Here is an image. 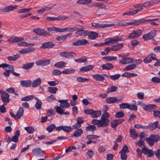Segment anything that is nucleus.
<instances>
[{"instance_id": "nucleus-1", "label": "nucleus", "mask_w": 160, "mask_h": 160, "mask_svg": "<svg viewBox=\"0 0 160 160\" xmlns=\"http://www.w3.org/2000/svg\"><path fill=\"white\" fill-rule=\"evenodd\" d=\"M160 137L158 135L151 134L146 139V141L148 144L151 146L154 145L155 142H157L159 141Z\"/></svg>"}, {"instance_id": "nucleus-2", "label": "nucleus", "mask_w": 160, "mask_h": 160, "mask_svg": "<svg viewBox=\"0 0 160 160\" xmlns=\"http://www.w3.org/2000/svg\"><path fill=\"white\" fill-rule=\"evenodd\" d=\"M142 31L141 30L138 29L133 30L132 32L130 33L128 38L133 39L140 36L142 33Z\"/></svg>"}, {"instance_id": "nucleus-3", "label": "nucleus", "mask_w": 160, "mask_h": 160, "mask_svg": "<svg viewBox=\"0 0 160 160\" xmlns=\"http://www.w3.org/2000/svg\"><path fill=\"white\" fill-rule=\"evenodd\" d=\"M107 39L108 40L105 42V45L110 43L112 44H114L118 41H121L122 38L118 36H116L113 38H108Z\"/></svg>"}, {"instance_id": "nucleus-4", "label": "nucleus", "mask_w": 160, "mask_h": 160, "mask_svg": "<svg viewBox=\"0 0 160 160\" xmlns=\"http://www.w3.org/2000/svg\"><path fill=\"white\" fill-rule=\"evenodd\" d=\"M156 33V31L153 30L149 33L144 35L142 36V38L145 40H148L152 39L155 36Z\"/></svg>"}, {"instance_id": "nucleus-5", "label": "nucleus", "mask_w": 160, "mask_h": 160, "mask_svg": "<svg viewBox=\"0 0 160 160\" xmlns=\"http://www.w3.org/2000/svg\"><path fill=\"white\" fill-rule=\"evenodd\" d=\"M33 32L36 33L37 35L41 36H50V34L47 31L43 29H35L33 31Z\"/></svg>"}, {"instance_id": "nucleus-6", "label": "nucleus", "mask_w": 160, "mask_h": 160, "mask_svg": "<svg viewBox=\"0 0 160 160\" xmlns=\"http://www.w3.org/2000/svg\"><path fill=\"white\" fill-rule=\"evenodd\" d=\"M88 43V41L83 38L78 39V40L74 42L72 45L75 46H79L84 45Z\"/></svg>"}, {"instance_id": "nucleus-7", "label": "nucleus", "mask_w": 160, "mask_h": 160, "mask_svg": "<svg viewBox=\"0 0 160 160\" xmlns=\"http://www.w3.org/2000/svg\"><path fill=\"white\" fill-rule=\"evenodd\" d=\"M5 68H8L10 69L9 70H10L11 72L14 75L18 76L20 75V74L16 73L14 72V68L12 65L6 63H2V68L4 69Z\"/></svg>"}, {"instance_id": "nucleus-8", "label": "nucleus", "mask_w": 160, "mask_h": 160, "mask_svg": "<svg viewBox=\"0 0 160 160\" xmlns=\"http://www.w3.org/2000/svg\"><path fill=\"white\" fill-rule=\"evenodd\" d=\"M23 40L24 38H23L15 36L9 38L7 40V41L9 43H14L23 41Z\"/></svg>"}, {"instance_id": "nucleus-9", "label": "nucleus", "mask_w": 160, "mask_h": 160, "mask_svg": "<svg viewBox=\"0 0 160 160\" xmlns=\"http://www.w3.org/2000/svg\"><path fill=\"white\" fill-rule=\"evenodd\" d=\"M60 55L63 57L69 58L74 57L76 56V54L73 52H61Z\"/></svg>"}, {"instance_id": "nucleus-10", "label": "nucleus", "mask_w": 160, "mask_h": 160, "mask_svg": "<svg viewBox=\"0 0 160 160\" xmlns=\"http://www.w3.org/2000/svg\"><path fill=\"white\" fill-rule=\"evenodd\" d=\"M17 7V6L15 5L14 6L10 5L8 6H6L4 8L0 9V11L2 12H7L10 11H13L16 9Z\"/></svg>"}, {"instance_id": "nucleus-11", "label": "nucleus", "mask_w": 160, "mask_h": 160, "mask_svg": "<svg viewBox=\"0 0 160 160\" xmlns=\"http://www.w3.org/2000/svg\"><path fill=\"white\" fill-rule=\"evenodd\" d=\"M124 120L123 119H118L113 120L111 122V125L112 128H114V130H116V127L119 124L123 122Z\"/></svg>"}, {"instance_id": "nucleus-12", "label": "nucleus", "mask_w": 160, "mask_h": 160, "mask_svg": "<svg viewBox=\"0 0 160 160\" xmlns=\"http://www.w3.org/2000/svg\"><path fill=\"white\" fill-rule=\"evenodd\" d=\"M84 28L83 27H82L81 28L77 27V30L76 31L77 32H75V34L80 36L87 35L88 34V32L86 30H84Z\"/></svg>"}, {"instance_id": "nucleus-13", "label": "nucleus", "mask_w": 160, "mask_h": 160, "mask_svg": "<svg viewBox=\"0 0 160 160\" xmlns=\"http://www.w3.org/2000/svg\"><path fill=\"white\" fill-rule=\"evenodd\" d=\"M50 61L48 59L40 60H38L36 62V64L38 66H46L50 63Z\"/></svg>"}, {"instance_id": "nucleus-14", "label": "nucleus", "mask_w": 160, "mask_h": 160, "mask_svg": "<svg viewBox=\"0 0 160 160\" xmlns=\"http://www.w3.org/2000/svg\"><path fill=\"white\" fill-rule=\"evenodd\" d=\"M152 60L157 61L158 59L156 58L155 55L150 54L144 59L143 62L145 63H148L151 62Z\"/></svg>"}, {"instance_id": "nucleus-15", "label": "nucleus", "mask_w": 160, "mask_h": 160, "mask_svg": "<svg viewBox=\"0 0 160 160\" xmlns=\"http://www.w3.org/2000/svg\"><path fill=\"white\" fill-rule=\"evenodd\" d=\"M92 27L97 28H104L106 27H110L112 26V24H99L98 23L95 22L92 23Z\"/></svg>"}, {"instance_id": "nucleus-16", "label": "nucleus", "mask_w": 160, "mask_h": 160, "mask_svg": "<svg viewBox=\"0 0 160 160\" xmlns=\"http://www.w3.org/2000/svg\"><path fill=\"white\" fill-rule=\"evenodd\" d=\"M68 100H59L58 101L60 104V106L63 108H67L69 107L70 104L68 102Z\"/></svg>"}, {"instance_id": "nucleus-17", "label": "nucleus", "mask_w": 160, "mask_h": 160, "mask_svg": "<svg viewBox=\"0 0 160 160\" xmlns=\"http://www.w3.org/2000/svg\"><path fill=\"white\" fill-rule=\"evenodd\" d=\"M68 18L66 17L65 16H59L58 17L55 18V17H48L46 19L48 20H52V21H54L55 20H65L67 18Z\"/></svg>"}, {"instance_id": "nucleus-18", "label": "nucleus", "mask_w": 160, "mask_h": 160, "mask_svg": "<svg viewBox=\"0 0 160 160\" xmlns=\"http://www.w3.org/2000/svg\"><path fill=\"white\" fill-rule=\"evenodd\" d=\"M35 50V48H25L22 49L19 51V52L21 54H26L34 51Z\"/></svg>"}, {"instance_id": "nucleus-19", "label": "nucleus", "mask_w": 160, "mask_h": 160, "mask_svg": "<svg viewBox=\"0 0 160 160\" xmlns=\"http://www.w3.org/2000/svg\"><path fill=\"white\" fill-rule=\"evenodd\" d=\"M55 44L51 42H48L43 43L42 46L40 47L42 48H51L54 46Z\"/></svg>"}, {"instance_id": "nucleus-20", "label": "nucleus", "mask_w": 160, "mask_h": 160, "mask_svg": "<svg viewBox=\"0 0 160 160\" xmlns=\"http://www.w3.org/2000/svg\"><path fill=\"white\" fill-rule=\"evenodd\" d=\"M157 106L154 104L147 105L143 108V109L145 111H150L152 110L156 109Z\"/></svg>"}, {"instance_id": "nucleus-21", "label": "nucleus", "mask_w": 160, "mask_h": 160, "mask_svg": "<svg viewBox=\"0 0 160 160\" xmlns=\"http://www.w3.org/2000/svg\"><path fill=\"white\" fill-rule=\"evenodd\" d=\"M100 124L99 125V127H104L108 126L109 122V121L108 119H102L100 120Z\"/></svg>"}, {"instance_id": "nucleus-22", "label": "nucleus", "mask_w": 160, "mask_h": 160, "mask_svg": "<svg viewBox=\"0 0 160 160\" xmlns=\"http://www.w3.org/2000/svg\"><path fill=\"white\" fill-rule=\"evenodd\" d=\"M123 46V43L113 45L111 48V50L113 51H117L120 50Z\"/></svg>"}, {"instance_id": "nucleus-23", "label": "nucleus", "mask_w": 160, "mask_h": 160, "mask_svg": "<svg viewBox=\"0 0 160 160\" xmlns=\"http://www.w3.org/2000/svg\"><path fill=\"white\" fill-rule=\"evenodd\" d=\"M32 84V82L30 80H22L20 81V84L24 87H28Z\"/></svg>"}, {"instance_id": "nucleus-24", "label": "nucleus", "mask_w": 160, "mask_h": 160, "mask_svg": "<svg viewBox=\"0 0 160 160\" xmlns=\"http://www.w3.org/2000/svg\"><path fill=\"white\" fill-rule=\"evenodd\" d=\"M88 37L91 39H94L98 37V34L97 32H88Z\"/></svg>"}, {"instance_id": "nucleus-25", "label": "nucleus", "mask_w": 160, "mask_h": 160, "mask_svg": "<svg viewBox=\"0 0 160 160\" xmlns=\"http://www.w3.org/2000/svg\"><path fill=\"white\" fill-rule=\"evenodd\" d=\"M94 68V66L92 65H88L82 67L80 69V71L83 72H87L92 70Z\"/></svg>"}, {"instance_id": "nucleus-26", "label": "nucleus", "mask_w": 160, "mask_h": 160, "mask_svg": "<svg viewBox=\"0 0 160 160\" xmlns=\"http://www.w3.org/2000/svg\"><path fill=\"white\" fill-rule=\"evenodd\" d=\"M83 133V131L82 129L78 128L75 131L73 136L76 138H78Z\"/></svg>"}, {"instance_id": "nucleus-27", "label": "nucleus", "mask_w": 160, "mask_h": 160, "mask_svg": "<svg viewBox=\"0 0 160 160\" xmlns=\"http://www.w3.org/2000/svg\"><path fill=\"white\" fill-rule=\"evenodd\" d=\"M20 135L19 131L18 130H17L15 133L14 135L12 137V142H17L18 140V137Z\"/></svg>"}, {"instance_id": "nucleus-28", "label": "nucleus", "mask_w": 160, "mask_h": 160, "mask_svg": "<svg viewBox=\"0 0 160 160\" xmlns=\"http://www.w3.org/2000/svg\"><path fill=\"white\" fill-rule=\"evenodd\" d=\"M92 77L94 79L98 81H102L104 79V78L103 76L99 74L93 75Z\"/></svg>"}, {"instance_id": "nucleus-29", "label": "nucleus", "mask_w": 160, "mask_h": 160, "mask_svg": "<svg viewBox=\"0 0 160 160\" xmlns=\"http://www.w3.org/2000/svg\"><path fill=\"white\" fill-rule=\"evenodd\" d=\"M142 23V18L141 19L137 20H134L130 22H129V25H133L134 26H137L139 25V24Z\"/></svg>"}, {"instance_id": "nucleus-30", "label": "nucleus", "mask_w": 160, "mask_h": 160, "mask_svg": "<svg viewBox=\"0 0 160 160\" xmlns=\"http://www.w3.org/2000/svg\"><path fill=\"white\" fill-rule=\"evenodd\" d=\"M158 123V121H156L154 122L153 123L150 124L148 127V128L151 130H153L157 128Z\"/></svg>"}, {"instance_id": "nucleus-31", "label": "nucleus", "mask_w": 160, "mask_h": 160, "mask_svg": "<svg viewBox=\"0 0 160 160\" xmlns=\"http://www.w3.org/2000/svg\"><path fill=\"white\" fill-rule=\"evenodd\" d=\"M66 65V63L62 61L56 63L54 66L55 67L58 68H61L64 67Z\"/></svg>"}, {"instance_id": "nucleus-32", "label": "nucleus", "mask_w": 160, "mask_h": 160, "mask_svg": "<svg viewBox=\"0 0 160 160\" xmlns=\"http://www.w3.org/2000/svg\"><path fill=\"white\" fill-rule=\"evenodd\" d=\"M53 7H50L45 6L43 7L41 9L38 10L37 12L39 13H43L46 11L49 10L52 8Z\"/></svg>"}, {"instance_id": "nucleus-33", "label": "nucleus", "mask_w": 160, "mask_h": 160, "mask_svg": "<svg viewBox=\"0 0 160 160\" xmlns=\"http://www.w3.org/2000/svg\"><path fill=\"white\" fill-rule=\"evenodd\" d=\"M41 82V79L40 78H38L34 80L32 82V87L35 88L39 86Z\"/></svg>"}, {"instance_id": "nucleus-34", "label": "nucleus", "mask_w": 160, "mask_h": 160, "mask_svg": "<svg viewBox=\"0 0 160 160\" xmlns=\"http://www.w3.org/2000/svg\"><path fill=\"white\" fill-rule=\"evenodd\" d=\"M118 101L117 98L114 97H111L107 98L106 101L107 103L111 104L116 102Z\"/></svg>"}, {"instance_id": "nucleus-35", "label": "nucleus", "mask_w": 160, "mask_h": 160, "mask_svg": "<svg viewBox=\"0 0 160 160\" xmlns=\"http://www.w3.org/2000/svg\"><path fill=\"white\" fill-rule=\"evenodd\" d=\"M72 35V33H71L67 34L65 35L62 36H58L57 37L56 39L58 41H63L64 40L67 38Z\"/></svg>"}, {"instance_id": "nucleus-36", "label": "nucleus", "mask_w": 160, "mask_h": 160, "mask_svg": "<svg viewBox=\"0 0 160 160\" xmlns=\"http://www.w3.org/2000/svg\"><path fill=\"white\" fill-rule=\"evenodd\" d=\"M102 67L103 69L106 70H110L113 68V65L111 63H106L103 64Z\"/></svg>"}, {"instance_id": "nucleus-37", "label": "nucleus", "mask_w": 160, "mask_h": 160, "mask_svg": "<svg viewBox=\"0 0 160 160\" xmlns=\"http://www.w3.org/2000/svg\"><path fill=\"white\" fill-rule=\"evenodd\" d=\"M35 99L37 101L35 105L36 108L38 109H40L42 105L41 101L37 97L35 98Z\"/></svg>"}, {"instance_id": "nucleus-38", "label": "nucleus", "mask_w": 160, "mask_h": 160, "mask_svg": "<svg viewBox=\"0 0 160 160\" xmlns=\"http://www.w3.org/2000/svg\"><path fill=\"white\" fill-rule=\"evenodd\" d=\"M130 132L131 136L133 139H135L138 137V134L136 132L135 129H130Z\"/></svg>"}, {"instance_id": "nucleus-39", "label": "nucleus", "mask_w": 160, "mask_h": 160, "mask_svg": "<svg viewBox=\"0 0 160 160\" xmlns=\"http://www.w3.org/2000/svg\"><path fill=\"white\" fill-rule=\"evenodd\" d=\"M101 114V111L93 110L91 117L92 118H96L100 116Z\"/></svg>"}, {"instance_id": "nucleus-40", "label": "nucleus", "mask_w": 160, "mask_h": 160, "mask_svg": "<svg viewBox=\"0 0 160 160\" xmlns=\"http://www.w3.org/2000/svg\"><path fill=\"white\" fill-rule=\"evenodd\" d=\"M34 64V62L28 63L24 64L22 66V68L25 69H28L32 67L33 66Z\"/></svg>"}, {"instance_id": "nucleus-41", "label": "nucleus", "mask_w": 160, "mask_h": 160, "mask_svg": "<svg viewBox=\"0 0 160 160\" xmlns=\"http://www.w3.org/2000/svg\"><path fill=\"white\" fill-rule=\"evenodd\" d=\"M62 107L60 106H56L54 107V108L56 109V112L60 115L63 114V112L65 109H63Z\"/></svg>"}, {"instance_id": "nucleus-42", "label": "nucleus", "mask_w": 160, "mask_h": 160, "mask_svg": "<svg viewBox=\"0 0 160 160\" xmlns=\"http://www.w3.org/2000/svg\"><path fill=\"white\" fill-rule=\"evenodd\" d=\"M75 71L74 69L70 68L62 71V73L64 74H70L74 73Z\"/></svg>"}, {"instance_id": "nucleus-43", "label": "nucleus", "mask_w": 160, "mask_h": 160, "mask_svg": "<svg viewBox=\"0 0 160 160\" xmlns=\"http://www.w3.org/2000/svg\"><path fill=\"white\" fill-rule=\"evenodd\" d=\"M136 67L135 64H132L126 67L123 69L124 71H128L135 68Z\"/></svg>"}, {"instance_id": "nucleus-44", "label": "nucleus", "mask_w": 160, "mask_h": 160, "mask_svg": "<svg viewBox=\"0 0 160 160\" xmlns=\"http://www.w3.org/2000/svg\"><path fill=\"white\" fill-rule=\"evenodd\" d=\"M118 88L115 86H112L108 88L106 92L109 93L111 92H114L117 90Z\"/></svg>"}, {"instance_id": "nucleus-45", "label": "nucleus", "mask_w": 160, "mask_h": 160, "mask_svg": "<svg viewBox=\"0 0 160 160\" xmlns=\"http://www.w3.org/2000/svg\"><path fill=\"white\" fill-rule=\"evenodd\" d=\"M48 90L50 93L55 94L58 90V88L55 87H49L48 88Z\"/></svg>"}, {"instance_id": "nucleus-46", "label": "nucleus", "mask_w": 160, "mask_h": 160, "mask_svg": "<svg viewBox=\"0 0 160 160\" xmlns=\"http://www.w3.org/2000/svg\"><path fill=\"white\" fill-rule=\"evenodd\" d=\"M20 57V54H18L14 55L13 56H9L8 58V59L10 61H14Z\"/></svg>"}, {"instance_id": "nucleus-47", "label": "nucleus", "mask_w": 160, "mask_h": 160, "mask_svg": "<svg viewBox=\"0 0 160 160\" xmlns=\"http://www.w3.org/2000/svg\"><path fill=\"white\" fill-rule=\"evenodd\" d=\"M23 112L24 110L23 108L22 107L20 108L19 110L16 114L17 117V118H18V119L20 118L22 116Z\"/></svg>"}, {"instance_id": "nucleus-48", "label": "nucleus", "mask_w": 160, "mask_h": 160, "mask_svg": "<svg viewBox=\"0 0 160 160\" xmlns=\"http://www.w3.org/2000/svg\"><path fill=\"white\" fill-rule=\"evenodd\" d=\"M34 98V97L33 95H30L22 98H21V100L22 101H29L30 100Z\"/></svg>"}, {"instance_id": "nucleus-49", "label": "nucleus", "mask_w": 160, "mask_h": 160, "mask_svg": "<svg viewBox=\"0 0 160 160\" xmlns=\"http://www.w3.org/2000/svg\"><path fill=\"white\" fill-rule=\"evenodd\" d=\"M96 129V127L94 125H89L86 128V130L88 131H93Z\"/></svg>"}, {"instance_id": "nucleus-50", "label": "nucleus", "mask_w": 160, "mask_h": 160, "mask_svg": "<svg viewBox=\"0 0 160 160\" xmlns=\"http://www.w3.org/2000/svg\"><path fill=\"white\" fill-rule=\"evenodd\" d=\"M90 79L88 78H84L82 77H79L77 78V81L78 82H88L90 81Z\"/></svg>"}, {"instance_id": "nucleus-51", "label": "nucleus", "mask_w": 160, "mask_h": 160, "mask_svg": "<svg viewBox=\"0 0 160 160\" xmlns=\"http://www.w3.org/2000/svg\"><path fill=\"white\" fill-rule=\"evenodd\" d=\"M75 61L78 62H84L87 61V59L84 57L74 59Z\"/></svg>"}, {"instance_id": "nucleus-52", "label": "nucleus", "mask_w": 160, "mask_h": 160, "mask_svg": "<svg viewBox=\"0 0 160 160\" xmlns=\"http://www.w3.org/2000/svg\"><path fill=\"white\" fill-rule=\"evenodd\" d=\"M129 152V151L128 149V147L126 145H124L122 149L120 151L119 153H126V152L128 153Z\"/></svg>"}, {"instance_id": "nucleus-53", "label": "nucleus", "mask_w": 160, "mask_h": 160, "mask_svg": "<svg viewBox=\"0 0 160 160\" xmlns=\"http://www.w3.org/2000/svg\"><path fill=\"white\" fill-rule=\"evenodd\" d=\"M56 128L55 125L54 124H52L49 125L46 128L47 130L49 132H51Z\"/></svg>"}, {"instance_id": "nucleus-54", "label": "nucleus", "mask_w": 160, "mask_h": 160, "mask_svg": "<svg viewBox=\"0 0 160 160\" xmlns=\"http://www.w3.org/2000/svg\"><path fill=\"white\" fill-rule=\"evenodd\" d=\"M92 2V0H78L77 3L81 4H88Z\"/></svg>"}, {"instance_id": "nucleus-55", "label": "nucleus", "mask_w": 160, "mask_h": 160, "mask_svg": "<svg viewBox=\"0 0 160 160\" xmlns=\"http://www.w3.org/2000/svg\"><path fill=\"white\" fill-rule=\"evenodd\" d=\"M24 129L27 131L29 133H32L34 131V128L30 126L25 127Z\"/></svg>"}, {"instance_id": "nucleus-56", "label": "nucleus", "mask_w": 160, "mask_h": 160, "mask_svg": "<svg viewBox=\"0 0 160 160\" xmlns=\"http://www.w3.org/2000/svg\"><path fill=\"white\" fill-rule=\"evenodd\" d=\"M72 130L71 127L67 126H63L62 130L66 132H71Z\"/></svg>"}, {"instance_id": "nucleus-57", "label": "nucleus", "mask_w": 160, "mask_h": 160, "mask_svg": "<svg viewBox=\"0 0 160 160\" xmlns=\"http://www.w3.org/2000/svg\"><path fill=\"white\" fill-rule=\"evenodd\" d=\"M103 58L107 60H108L109 61H112L113 60H116L117 58L116 57L112 56L103 57Z\"/></svg>"}, {"instance_id": "nucleus-58", "label": "nucleus", "mask_w": 160, "mask_h": 160, "mask_svg": "<svg viewBox=\"0 0 160 160\" xmlns=\"http://www.w3.org/2000/svg\"><path fill=\"white\" fill-rule=\"evenodd\" d=\"M42 152V151L39 148H33L32 151V153L33 154H36L38 153H40L41 152Z\"/></svg>"}, {"instance_id": "nucleus-59", "label": "nucleus", "mask_w": 160, "mask_h": 160, "mask_svg": "<svg viewBox=\"0 0 160 160\" xmlns=\"http://www.w3.org/2000/svg\"><path fill=\"white\" fill-rule=\"evenodd\" d=\"M120 108H121L124 109L128 108L129 109L130 105L127 103H122L119 105Z\"/></svg>"}, {"instance_id": "nucleus-60", "label": "nucleus", "mask_w": 160, "mask_h": 160, "mask_svg": "<svg viewBox=\"0 0 160 160\" xmlns=\"http://www.w3.org/2000/svg\"><path fill=\"white\" fill-rule=\"evenodd\" d=\"M120 76V74H117L114 75H111L110 76V78L111 80H115L118 79Z\"/></svg>"}, {"instance_id": "nucleus-61", "label": "nucleus", "mask_w": 160, "mask_h": 160, "mask_svg": "<svg viewBox=\"0 0 160 160\" xmlns=\"http://www.w3.org/2000/svg\"><path fill=\"white\" fill-rule=\"evenodd\" d=\"M64 29L65 32L67 31H68L69 32H74L77 31V27H74L72 28H65Z\"/></svg>"}, {"instance_id": "nucleus-62", "label": "nucleus", "mask_w": 160, "mask_h": 160, "mask_svg": "<svg viewBox=\"0 0 160 160\" xmlns=\"http://www.w3.org/2000/svg\"><path fill=\"white\" fill-rule=\"evenodd\" d=\"M32 9V8H23L20 9L17 12L18 13H24L27 12H28L29 11Z\"/></svg>"}, {"instance_id": "nucleus-63", "label": "nucleus", "mask_w": 160, "mask_h": 160, "mask_svg": "<svg viewBox=\"0 0 160 160\" xmlns=\"http://www.w3.org/2000/svg\"><path fill=\"white\" fill-rule=\"evenodd\" d=\"M151 81L155 83H160V78L158 77H153L151 79Z\"/></svg>"}, {"instance_id": "nucleus-64", "label": "nucleus", "mask_w": 160, "mask_h": 160, "mask_svg": "<svg viewBox=\"0 0 160 160\" xmlns=\"http://www.w3.org/2000/svg\"><path fill=\"white\" fill-rule=\"evenodd\" d=\"M124 115V113L122 111L118 112L116 114L115 116L118 118H120L123 117Z\"/></svg>"}]
</instances>
